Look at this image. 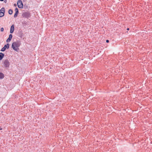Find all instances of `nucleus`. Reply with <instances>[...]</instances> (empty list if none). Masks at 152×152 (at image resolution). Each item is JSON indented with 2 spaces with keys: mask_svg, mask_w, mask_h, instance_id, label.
<instances>
[{
  "mask_svg": "<svg viewBox=\"0 0 152 152\" xmlns=\"http://www.w3.org/2000/svg\"><path fill=\"white\" fill-rule=\"evenodd\" d=\"M21 45L20 42L18 40L13 42L12 45V48L15 51L17 52L19 50L18 48Z\"/></svg>",
  "mask_w": 152,
  "mask_h": 152,
  "instance_id": "nucleus-1",
  "label": "nucleus"
},
{
  "mask_svg": "<svg viewBox=\"0 0 152 152\" xmlns=\"http://www.w3.org/2000/svg\"><path fill=\"white\" fill-rule=\"evenodd\" d=\"M2 66L6 69H8L9 68L10 65V60L6 59L3 61Z\"/></svg>",
  "mask_w": 152,
  "mask_h": 152,
  "instance_id": "nucleus-2",
  "label": "nucleus"
},
{
  "mask_svg": "<svg viewBox=\"0 0 152 152\" xmlns=\"http://www.w3.org/2000/svg\"><path fill=\"white\" fill-rule=\"evenodd\" d=\"M31 16L30 13L28 12H23L22 15L23 17L28 18Z\"/></svg>",
  "mask_w": 152,
  "mask_h": 152,
  "instance_id": "nucleus-3",
  "label": "nucleus"
},
{
  "mask_svg": "<svg viewBox=\"0 0 152 152\" xmlns=\"http://www.w3.org/2000/svg\"><path fill=\"white\" fill-rule=\"evenodd\" d=\"M17 5L18 8H23V4L21 0H18L17 2Z\"/></svg>",
  "mask_w": 152,
  "mask_h": 152,
  "instance_id": "nucleus-4",
  "label": "nucleus"
},
{
  "mask_svg": "<svg viewBox=\"0 0 152 152\" xmlns=\"http://www.w3.org/2000/svg\"><path fill=\"white\" fill-rule=\"evenodd\" d=\"M5 12V9L4 7L1 8L0 10V17L4 16Z\"/></svg>",
  "mask_w": 152,
  "mask_h": 152,
  "instance_id": "nucleus-5",
  "label": "nucleus"
},
{
  "mask_svg": "<svg viewBox=\"0 0 152 152\" xmlns=\"http://www.w3.org/2000/svg\"><path fill=\"white\" fill-rule=\"evenodd\" d=\"M10 45L9 43H7V44L5 45L1 49V51L3 52L5 51L6 49H8L9 48Z\"/></svg>",
  "mask_w": 152,
  "mask_h": 152,
  "instance_id": "nucleus-6",
  "label": "nucleus"
},
{
  "mask_svg": "<svg viewBox=\"0 0 152 152\" xmlns=\"http://www.w3.org/2000/svg\"><path fill=\"white\" fill-rule=\"evenodd\" d=\"M12 37V34H10L9 35L8 38L6 40V42H10L11 41Z\"/></svg>",
  "mask_w": 152,
  "mask_h": 152,
  "instance_id": "nucleus-7",
  "label": "nucleus"
},
{
  "mask_svg": "<svg viewBox=\"0 0 152 152\" xmlns=\"http://www.w3.org/2000/svg\"><path fill=\"white\" fill-rule=\"evenodd\" d=\"M14 31V25H12L10 28V33H12Z\"/></svg>",
  "mask_w": 152,
  "mask_h": 152,
  "instance_id": "nucleus-8",
  "label": "nucleus"
},
{
  "mask_svg": "<svg viewBox=\"0 0 152 152\" xmlns=\"http://www.w3.org/2000/svg\"><path fill=\"white\" fill-rule=\"evenodd\" d=\"M4 56V54L2 53H0V60H2Z\"/></svg>",
  "mask_w": 152,
  "mask_h": 152,
  "instance_id": "nucleus-9",
  "label": "nucleus"
},
{
  "mask_svg": "<svg viewBox=\"0 0 152 152\" xmlns=\"http://www.w3.org/2000/svg\"><path fill=\"white\" fill-rule=\"evenodd\" d=\"M4 74L1 72H0V79H3V78H4Z\"/></svg>",
  "mask_w": 152,
  "mask_h": 152,
  "instance_id": "nucleus-10",
  "label": "nucleus"
},
{
  "mask_svg": "<svg viewBox=\"0 0 152 152\" xmlns=\"http://www.w3.org/2000/svg\"><path fill=\"white\" fill-rule=\"evenodd\" d=\"M13 13V11L11 9H10L9 10L8 13L10 15H11Z\"/></svg>",
  "mask_w": 152,
  "mask_h": 152,
  "instance_id": "nucleus-11",
  "label": "nucleus"
},
{
  "mask_svg": "<svg viewBox=\"0 0 152 152\" xmlns=\"http://www.w3.org/2000/svg\"><path fill=\"white\" fill-rule=\"evenodd\" d=\"M18 13H19V12H15V13L14 16V18H16L17 16L18 15Z\"/></svg>",
  "mask_w": 152,
  "mask_h": 152,
  "instance_id": "nucleus-12",
  "label": "nucleus"
},
{
  "mask_svg": "<svg viewBox=\"0 0 152 152\" xmlns=\"http://www.w3.org/2000/svg\"><path fill=\"white\" fill-rule=\"evenodd\" d=\"M15 12H19L18 9L17 8H15Z\"/></svg>",
  "mask_w": 152,
  "mask_h": 152,
  "instance_id": "nucleus-13",
  "label": "nucleus"
},
{
  "mask_svg": "<svg viewBox=\"0 0 152 152\" xmlns=\"http://www.w3.org/2000/svg\"><path fill=\"white\" fill-rule=\"evenodd\" d=\"M4 29L3 28H1V32L3 31H4Z\"/></svg>",
  "mask_w": 152,
  "mask_h": 152,
  "instance_id": "nucleus-14",
  "label": "nucleus"
},
{
  "mask_svg": "<svg viewBox=\"0 0 152 152\" xmlns=\"http://www.w3.org/2000/svg\"><path fill=\"white\" fill-rule=\"evenodd\" d=\"M109 42V40H107H107H106V42H107V43H108V42Z\"/></svg>",
  "mask_w": 152,
  "mask_h": 152,
  "instance_id": "nucleus-15",
  "label": "nucleus"
},
{
  "mask_svg": "<svg viewBox=\"0 0 152 152\" xmlns=\"http://www.w3.org/2000/svg\"><path fill=\"white\" fill-rule=\"evenodd\" d=\"M4 2L5 3H6L7 2V0H4Z\"/></svg>",
  "mask_w": 152,
  "mask_h": 152,
  "instance_id": "nucleus-16",
  "label": "nucleus"
},
{
  "mask_svg": "<svg viewBox=\"0 0 152 152\" xmlns=\"http://www.w3.org/2000/svg\"><path fill=\"white\" fill-rule=\"evenodd\" d=\"M14 6H15V7L16 6H17V5L16 4H14Z\"/></svg>",
  "mask_w": 152,
  "mask_h": 152,
  "instance_id": "nucleus-17",
  "label": "nucleus"
},
{
  "mask_svg": "<svg viewBox=\"0 0 152 152\" xmlns=\"http://www.w3.org/2000/svg\"><path fill=\"white\" fill-rule=\"evenodd\" d=\"M127 30L128 31L129 30V28H128L127 29Z\"/></svg>",
  "mask_w": 152,
  "mask_h": 152,
  "instance_id": "nucleus-18",
  "label": "nucleus"
},
{
  "mask_svg": "<svg viewBox=\"0 0 152 152\" xmlns=\"http://www.w3.org/2000/svg\"><path fill=\"white\" fill-rule=\"evenodd\" d=\"M4 1V0H0V1Z\"/></svg>",
  "mask_w": 152,
  "mask_h": 152,
  "instance_id": "nucleus-19",
  "label": "nucleus"
}]
</instances>
